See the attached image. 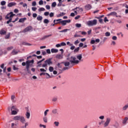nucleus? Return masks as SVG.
Masks as SVG:
<instances>
[{"mask_svg": "<svg viewBox=\"0 0 128 128\" xmlns=\"http://www.w3.org/2000/svg\"><path fill=\"white\" fill-rule=\"evenodd\" d=\"M112 40H116L118 38H116V36H114L112 38Z\"/></svg>", "mask_w": 128, "mask_h": 128, "instance_id": "obj_60", "label": "nucleus"}, {"mask_svg": "<svg viewBox=\"0 0 128 128\" xmlns=\"http://www.w3.org/2000/svg\"><path fill=\"white\" fill-rule=\"evenodd\" d=\"M32 30V26H28L22 31V32H30Z\"/></svg>", "mask_w": 128, "mask_h": 128, "instance_id": "obj_6", "label": "nucleus"}, {"mask_svg": "<svg viewBox=\"0 0 128 128\" xmlns=\"http://www.w3.org/2000/svg\"><path fill=\"white\" fill-rule=\"evenodd\" d=\"M46 54H50V50L47 49L46 50Z\"/></svg>", "mask_w": 128, "mask_h": 128, "instance_id": "obj_42", "label": "nucleus"}, {"mask_svg": "<svg viewBox=\"0 0 128 128\" xmlns=\"http://www.w3.org/2000/svg\"><path fill=\"white\" fill-rule=\"evenodd\" d=\"M26 70L28 74H30V68H26Z\"/></svg>", "mask_w": 128, "mask_h": 128, "instance_id": "obj_55", "label": "nucleus"}, {"mask_svg": "<svg viewBox=\"0 0 128 128\" xmlns=\"http://www.w3.org/2000/svg\"><path fill=\"white\" fill-rule=\"evenodd\" d=\"M26 20V18H21L19 20L18 22H24V20Z\"/></svg>", "mask_w": 128, "mask_h": 128, "instance_id": "obj_14", "label": "nucleus"}, {"mask_svg": "<svg viewBox=\"0 0 128 128\" xmlns=\"http://www.w3.org/2000/svg\"><path fill=\"white\" fill-rule=\"evenodd\" d=\"M52 60V58H51L46 60L44 62V64H42V68H48V66H51L52 64L54 63Z\"/></svg>", "mask_w": 128, "mask_h": 128, "instance_id": "obj_2", "label": "nucleus"}, {"mask_svg": "<svg viewBox=\"0 0 128 128\" xmlns=\"http://www.w3.org/2000/svg\"><path fill=\"white\" fill-rule=\"evenodd\" d=\"M13 70H18V68L16 67L15 66H13Z\"/></svg>", "mask_w": 128, "mask_h": 128, "instance_id": "obj_51", "label": "nucleus"}, {"mask_svg": "<svg viewBox=\"0 0 128 128\" xmlns=\"http://www.w3.org/2000/svg\"><path fill=\"white\" fill-rule=\"evenodd\" d=\"M13 48H14V46H11L7 48V50H8V51L12 50H13Z\"/></svg>", "mask_w": 128, "mask_h": 128, "instance_id": "obj_27", "label": "nucleus"}, {"mask_svg": "<svg viewBox=\"0 0 128 128\" xmlns=\"http://www.w3.org/2000/svg\"><path fill=\"white\" fill-rule=\"evenodd\" d=\"M37 20L42 21V17L40 16H38L37 17Z\"/></svg>", "mask_w": 128, "mask_h": 128, "instance_id": "obj_15", "label": "nucleus"}, {"mask_svg": "<svg viewBox=\"0 0 128 128\" xmlns=\"http://www.w3.org/2000/svg\"><path fill=\"white\" fill-rule=\"evenodd\" d=\"M12 114H18V112H16V110H12Z\"/></svg>", "mask_w": 128, "mask_h": 128, "instance_id": "obj_24", "label": "nucleus"}, {"mask_svg": "<svg viewBox=\"0 0 128 128\" xmlns=\"http://www.w3.org/2000/svg\"><path fill=\"white\" fill-rule=\"evenodd\" d=\"M54 16V12H50V18H52Z\"/></svg>", "mask_w": 128, "mask_h": 128, "instance_id": "obj_46", "label": "nucleus"}, {"mask_svg": "<svg viewBox=\"0 0 128 128\" xmlns=\"http://www.w3.org/2000/svg\"><path fill=\"white\" fill-rule=\"evenodd\" d=\"M74 10H78L80 12H84V9L82 8L77 7Z\"/></svg>", "mask_w": 128, "mask_h": 128, "instance_id": "obj_17", "label": "nucleus"}, {"mask_svg": "<svg viewBox=\"0 0 128 128\" xmlns=\"http://www.w3.org/2000/svg\"><path fill=\"white\" fill-rule=\"evenodd\" d=\"M46 10H50V6L49 5H46Z\"/></svg>", "mask_w": 128, "mask_h": 128, "instance_id": "obj_53", "label": "nucleus"}, {"mask_svg": "<svg viewBox=\"0 0 128 128\" xmlns=\"http://www.w3.org/2000/svg\"><path fill=\"white\" fill-rule=\"evenodd\" d=\"M22 44L24 46H32L31 44H30V43H28V42H23Z\"/></svg>", "mask_w": 128, "mask_h": 128, "instance_id": "obj_33", "label": "nucleus"}, {"mask_svg": "<svg viewBox=\"0 0 128 128\" xmlns=\"http://www.w3.org/2000/svg\"><path fill=\"white\" fill-rule=\"evenodd\" d=\"M92 5L90 4H88L86 6H85L84 8L86 10H90L92 9Z\"/></svg>", "mask_w": 128, "mask_h": 128, "instance_id": "obj_9", "label": "nucleus"}, {"mask_svg": "<svg viewBox=\"0 0 128 128\" xmlns=\"http://www.w3.org/2000/svg\"><path fill=\"white\" fill-rule=\"evenodd\" d=\"M30 63L28 61L26 62V68H30Z\"/></svg>", "mask_w": 128, "mask_h": 128, "instance_id": "obj_19", "label": "nucleus"}, {"mask_svg": "<svg viewBox=\"0 0 128 128\" xmlns=\"http://www.w3.org/2000/svg\"><path fill=\"white\" fill-rule=\"evenodd\" d=\"M26 116L27 118H30V112H27L26 114Z\"/></svg>", "mask_w": 128, "mask_h": 128, "instance_id": "obj_29", "label": "nucleus"}, {"mask_svg": "<svg viewBox=\"0 0 128 128\" xmlns=\"http://www.w3.org/2000/svg\"><path fill=\"white\" fill-rule=\"evenodd\" d=\"M39 12H44V10H46V9L44 8H40L38 10Z\"/></svg>", "mask_w": 128, "mask_h": 128, "instance_id": "obj_34", "label": "nucleus"}, {"mask_svg": "<svg viewBox=\"0 0 128 128\" xmlns=\"http://www.w3.org/2000/svg\"><path fill=\"white\" fill-rule=\"evenodd\" d=\"M38 4L40 6H42V4H44V1H42V0H40Z\"/></svg>", "mask_w": 128, "mask_h": 128, "instance_id": "obj_43", "label": "nucleus"}, {"mask_svg": "<svg viewBox=\"0 0 128 128\" xmlns=\"http://www.w3.org/2000/svg\"><path fill=\"white\" fill-rule=\"evenodd\" d=\"M40 72H46V70H44V68H40Z\"/></svg>", "mask_w": 128, "mask_h": 128, "instance_id": "obj_64", "label": "nucleus"}, {"mask_svg": "<svg viewBox=\"0 0 128 128\" xmlns=\"http://www.w3.org/2000/svg\"><path fill=\"white\" fill-rule=\"evenodd\" d=\"M42 54L43 56H46V52L44 50H42Z\"/></svg>", "mask_w": 128, "mask_h": 128, "instance_id": "obj_56", "label": "nucleus"}, {"mask_svg": "<svg viewBox=\"0 0 128 128\" xmlns=\"http://www.w3.org/2000/svg\"><path fill=\"white\" fill-rule=\"evenodd\" d=\"M38 9V8H36V7H32V10H33V12H36V10Z\"/></svg>", "mask_w": 128, "mask_h": 128, "instance_id": "obj_45", "label": "nucleus"}, {"mask_svg": "<svg viewBox=\"0 0 128 128\" xmlns=\"http://www.w3.org/2000/svg\"><path fill=\"white\" fill-rule=\"evenodd\" d=\"M78 50H80V48L78 47L77 48H76L74 50V52H78Z\"/></svg>", "mask_w": 128, "mask_h": 128, "instance_id": "obj_38", "label": "nucleus"}, {"mask_svg": "<svg viewBox=\"0 0 128 128\" xmlns=\"http://www.w3.org/2000/svg\"><path fill=\"white\" fill-rule=\"evenodd\" d=\"M110 122V118H107L106 120V122L104 124V128H106V126H108Z\"/></svg>", "mask_w": 128, "mask_h": 128, "instance_id": "obj_8", "label": "nucleus"}, {"mask_svg": "<svg viewBox=\"0 0 128 128\" xmlns=\"http://www.w3.org/2000/svg\"><path fill=\"white\" fill-rule=\"evenodd\" d=\"M10 33H8L7 35L5 36L6 40H8L10 38Z\"/></svg>", "mask_w": 128, "mask_h": 128, "instance_id": "obj_20", "label": "nucleus"}, {"mask_svg": "<svg viewBox=\"0 0 128 128\" xmlns=\"http://www.w3.org/2000/svg\"><path fill=\"white\" fill-rule=\"evenodd\" d=\"M32 6H36V2H32Z\"/></svg>", "mask_w": 128, "mask_h": 128, "instance_id": "obj_49", "label": "nucleus"}, {"mask_svg": "<svg viewBox=\"0 0 128 128\" xmlns=\"http://www.w3.org/2000/svg\"><path fill=\"white\" fill-rule=\"evenodd\" d=\"M128 120V117H126L124 120H123L122 124H124L126 122L127 120Z\"/></svg>", "mask_w": 128, "mask_h": 128, "instance_id": "obj_22", "label": "nucleus"}, {"mask_svg": "<svg viewBox=\"0 0 128 128\" xmlns=\"http://www.w3.org/2000/svg\"><path fill=\"white\" fill-rule=\"evenodd\" d=\"M44 24H48V22H50V20H48V19H45L44 20Z\"/></svg>", "mask_w": 128, "mask_h": 128, "instance_id": "obj_30", "label": "nucleus"}, {"mask_svg": "<svg viewBox=\"0 0 128 128\" xmlns=\"http://www.w3.org/2000/svg\"><path fill=\"white\" fill-rule=\"evenodd\" d=\"M49 110H46L45 112H44V116H46L48 115V112Z\"/></svg>", "mask_w": 128, "mask_h": 128, "instance_id": "obj_54", "label": "nucleus"}, {"mask_svg": "<svg viewBox=\"0 0 128 128\" xmlns=\"http://www.w3.org/2000/svg\"><path fill=\"white\" fill-rule=\"evenodd\" d=\"M61 46H66V44L64 42H62L60 44Z\"/></svg>", "mask_w": 128, "mask_h": 128, "instance_id": "obj_35", "label": "nucleus"}, {"mask_svg": "<svg viewBox=\"0 0 128 128\" xmlns=\"http://www.w3.org/2000/svg\"><path fill=\"white\" fill-rule=\"evenodd\" d=\"M78 60H80L82 58V54L78 55L76 56Z\"/></svg>", "mask_w": 128, "mask_h": 128, "instance_id": "obj_23", "label": "nucleus"}, {"mask_svg": "<svg viewBox=\"0 0 128 128\" xmlns=\"http://www.w3.org/2000/svg\"><path fill=\"white\" fill-rule=\"evenodd\" d=\"M68 30H68V29H64V30L60 31V32H68Z\"/></svg>", "mask_w": 128, "mask_h": 128, "instance_id": "obj_25", "label": "nucleus"}, {"mask_svg": "<svg viewBox=\"0 0 128 128\" xmlns=\"http://www.w3.org/2000/svg\"><path fill=\"white\" fill-rule=\"evenodd\" d=\"M96 24H98V20H90L87 22V24L88 26H96Z\"/></svg>", "mask_w": 128, "mask_h": 128, "instance_id": "obj_5", "label": "nucleus"}, {"mask_svg": "<svg viewBox=\"0 0 128 128\" xmlns=\"http://www.w3.org/2000/svg\"><path fill=\"white\" fill-rule=\"evenodd\" d=\"M0 34L4 35L6 34V31L4 30V29H2L0 31Z\"/></svg>", "mask_w": 128, "mask_h": 128, "instance_id": "obj_11", "label": "nucleus"}, {"mask_svg": "<svg viewBox=\"0 0 128 128\" xmlns=\"http://www.w3.org/2000/svg\"><path fill=\"white\" fill-rule=\"evenodd\" d=\"M56 58H58L59 60H60V59L62 58V56L60 54H57L56 56Z\"/></svg>", "mask_w": 128, "mask_h": 128, "instance_id": "obj_16", "label": "nucleus"}, {"mask_svg": "<svg viewBox=\"0 0 128 128\" xmlns=\"http://www.w3.org/2000/svg\"><path fill=\"white\" fill-rule=\"evenodd\" d=\"M48 14H50V12H46L44 13V15L45 16H48Z\"/></svg>", "mask_w": 128, "mask_h": 128, "instance_id": "obj_39", "label": "nucleus"}, {"mask_svg": "<svg viewBox=\"0 0 128 128\" xmlns=\"http://www.w3.org/2000/svg\"><path fill=\"white\" fill-rule=\"evenodd\" d=\"M32 16L33 18H36L38 16V14H36V13H34L32 14Z\"/></svg>", "mask_w": 128, "mask_h": 128, "instance_id": "obj_50", "label": "nucleus"}, {"mask_svg": "<svg viewBox=\"0 0 128 128\" xmlns=\"http://www.w3.org/2000/svg\"><path fill=\"white\" fill-rule=\"evenodd\" d=\"M65 14H66V13L62 12V13H60L58 16H64Z\"/></svg>", "mask_w": 128, "mask_h": 128, "instance_id": "obj_36", "label": "nucleus"}, {"mask_svg": "<svg viewBox=\"0 0 128 128\" xmlns=\"http://www.w3.org/2000/svg\"><path fill=\"white\" fill-rule=\"evenodd\" d=\"M76 46H72L70 47V50H74Z\"/></svg>", "mask_w": 128, "mask_h": 128, "instance_id": "obj_61", "label": "nucleus"}, {"mask_svg": "<svg viewBox=\"0 0 128 128\" xmlns=\"http://www.w3.org/2000/svg\"><path fill=\"white\" fill-rule=\"evenodd\" d=\"M66 44L70 45V46H72V44H70V42H66Z\"/></svg>", "mask_w": 128, "mask_h": 128, "instance_id": "obj_58", "label": "nucleus"}, {"mask_svg": "<svg viewBox=\"0 0 128 128\" xmlns=\"http://www.w3.org/2000/svg\"><path fill=\"white\" fill-rule=\"evenodd\" d=\"M43 120L44 122H48V118H46V117H44Z\"/></svg>", "mask_w": 128, "mask_h": 128, "instance_id": "obj_41", "label": "nucleus"}, {"mask_svg": "<svg viewBox=\"0 0 128 128\" xmlns=\"http://www.w3.org/2000/svg\"><path fill=\"white\" fill-rule=\"evenodd\" d=\"M76 28H80V26H82V24H76Z\"/></svg>", "mask_w": 128, "mask_h": 128, "instance_id": "obj_52", "label": "nucleus"}, {"mask_svg": "<svg viewBox=\"0 0 128 128\" xmlns=\"http://www.w3.org/2000/svg\"><path fill=\"white\" fill-rule=\"evenodd\" d=\"M46 76H48V77H47V78H50V74H48V73H44V72H41L40 74V76H46Z\"/></svg>", "mask_w": 128, "mask_h": 128, "instance_id": "obj_12", "label": "nucleus"}, {"mask_svg": "<svg viewBox=\"0 0 128 128\" xmlns=\"http://www.w3.org/2000/svg\"><path fill=\"white\" fill-rule=\"evenodd\" d=\"M76 60V58L73 56H71L70 58H68V60L71 64H78V62H80V61Z\"/></svg>", "mask_w": 128, "mask_h": 128, "instance_id": "obj_4", "label": "nucleus"}, {"mask_svg": "<svg viewBox=\"0 0 128 128\" xmlns=\"http://www.w3.org/2000/svg\"><path fill=\"white\" fill-rule=\"evenodd\" d=\"M13 120H20V122H21L22 124H24V122H26V120L24 119V118L22 116H15Z\"/></svg>", "mask_w": 128, "mask_h": 128, "instance_id": "obj_3", "label": "nucleus"}, {"mask_svg": "<svg viewBox=\"0 0 128 128\" xmlns=\"http://www.w3.org/2000/svg\"><path fill=\"white\" fill-rule=\"evenodd\" d=\"M12 54L14 56V54H18V52L16 50H14L12 52Z\"/></svg>", "mask_w": 128, "mask_h": 128, "instance_id": "obj_18", "label": "nucleus"}, {"mask_svg": "<svg viewBox=\"0 0 128 128\" xmlns=\"http://www.w3.org/2000/svg\"><path fill=\"white\" fill-rule=\"evenodd\" d=\"M16 6V3L14 2H11L8 4V8H12V6Z\"/></svg>", "mask_w": 128, "mask_h": 128, "instance_id": "obj_10", "label": "nucleus"}, {"mask_svg": "<svg viewBox=\"0 0 128 128\" xmlns=\"http://www.w3.org/2000/svg\"><path fill=\"white\" fill-rule=\"evenodd\" d=\"M54 22L55 24H62V26H66V20H62L61 22H56V20H54Z\"/></svg>", "mask_w": 128, "mask_h": 128, "instance_id": "obj_7", "label": "nucleus"}, {"mask_svg": "<svg viewBox=\"0 0 128 128\" xmlns=\"http://www.w3.org/2000/svg\"><path fill=\"white\" fill-rule=\"evenodd\" d=\"M14 12H15V14H18V10L14 9Z\"/></svg>", "mask_w": 128, "mask_h": 128, "instance_id": "obj_63", "label": "nucleus"}, {"mask_svg": "<svg viewBox=\"0 0 128 128\" xmlns=\"http://www.w3.org/2000/svg\"><path fill=\"white\" fill-rule=\"evenodd\" d=\"M14 16L16 14H14L12 12H10V14H8L5 17L6 20H9L8 21L6 22V24H8L10 22H12V18H14Z\"/></svg>", "mask_w": 128, "mask_h": 128, "instance_id": "obj_1", "label": "nucleus"}, {"mask_svg": "<svg viewBox=\"0 0 128 128\" xmlns=\"http://www.w3.org/2000/svg\"><path fill=\"white\" fill-rule=\"evenodd\" d=\"M104 22H108V18L105 17L104 18Z\"/></svg>", "mask_w": 128, "mask_h": 128, "instance_id": "obj_62", "label": "nucleus"}, {"mask_svg": "<svg viewBox=\"0 0 128 128\" xmlns=\"http://www.w3.org/2000/svg\"><path fill=\"white\" fill-rule=\"evenodd\" d=\"M50 36H52V34L48 35V36H44L42 38V40H46V38H50Z\"/></svg>", "mask_w": 128, "mask_h": 128, "instance_id": "obj_28", "label": "nucleus"}, {"mask_svg": "<svg viewBox=\"0 0 128 128\" xmlns=\"http://www.w3.org/2000/svg\"><path fill=\"white\" fill-rule=\"evenodd\" d=\"M6 1H2L0 2V4L1 6H6Z\"/></svg>", "mask_w": 128, "mask_h": 128, "instance_id": "obj_32", "label": "nucleus"}, {"mask_svg": "<svg viewBox=\"0 0 128 128\" xmlns=\"http://www.w3.org/2000/svg\"><path fill=\"white\" fill-rule=\"evenodd\" d=\"M80 43V42L78 41V40H77L76 41L74 42V44L76 46L78 44Z\"/></svg>", "mask_w": 128, "mask_h": 128, "instance_id": "obj_47", "label": "nucleus"}, {"mask_svg": "<svg viewBox=\"0 0 128 128\" xmlns=\"http://www.w3.org/2000/svg\"><path fill=\"white\" fill-rule=\"evenodd\" d=\"M11 110H16V106H12L11 108Z\"/></svg>", "mask_w": 128, "mask_h": 128, "instance_id": "obj_31", "label": "nucleus"}, {"mask_svg": "<svg viewBox=\"0 0 128 128\" xmlns=\"http://www.w3.org/2000/svg\"><path fill=\"white\" fill-rule=\"evenodd\" d=\"M56 2H54L52 3V8H56Z\"/></svg>", "mask_w": 128, "mask_h": 128, "instance_id": "obj_26", "label": "nucleus"}, {"mask_svg": "<svg viewBox=\"0 0 128 128\" xmlns=\"http://www.w3.org/2000/svg\"><path fill=\"white\" fill-rule=\"evenodd\" d=\"M49 70L50 72H54V67L52 66H50L49 68Z\"/></svg>", "mask_w": 128, "mask_h": 128, "instance_id": "obj_37", "label": "nucleus"}, {"mask_svg": "<svg viewBox=\"0 0 128 128\" xmlns=\"http://www.w3.org/2000/svg\"><path fill=\"white\" fill-rule=\"evenodd\" d=\"M105 36H110V32H106Z\"/></svg>", "mask_w": 128, "mask_h": 128, "instance_id": "obj_40", "label": "nucleus"}, {"mask_svg": "<svg viewBox=\"0 0 128 128\" xmlns=\"http://www.w3.org/2000/svg\"><path fill=\"white\" fill-rule=\"evenodd\" d=\"M86 32H82L81 34L82 35V36H86Z\"/></svg>", "mask_w": 128, "mask_h": 128, "instance_id": "obj_57", "label": "nucleus"}, {"mask_svg": "<svg viewBox=\"0 0 128 128\" xmlns=\"http://www.w3.org/2000/svg\"><path fill=\"white\" fill-rule=\"evenodd\" d=\"M65 66H70V62H66L64 63Z\"/></svg>", "mask_w": 128, "mask_h": 128, "instance_id": "obj_44", "label": "nucleus"}, {"mask_svg": "<svg viewBox=\"0 0 128 128\" xmlns=\"http://www.w3.org/2000/svg\"><path fill=\"white\" fill-rule=\"evenodd\" d=\"M80 18V15L77 16H76L75 17L74 19L75 20H78Z\"/></svg>", "mask_w": 128, "mask_h": 128, "instance_id": "obj_59", "label": "nucleus"}, {"mask_svg": "<svg viewBox=\"0 0 128 128\" xmlns=\"http://www.w3.org/2000/svg\"><path fill=\"white\" fill-rule=\"evenodd\" d=\"M54 124L56 126H58V124H60V123L58 122H55Z\"/></svg>", "mask_w": 128, "mask_h": 128, "instance_id": "obj_48", "label": "nucleus"}, {"mask_svg": "<svg viewBox=\"0 0 128 128\" xmlns=\"http://www.w3.org/2000/svg\"><path fill=\"white\" fill-rule=\"evenodd\" d=\"M116 14H117V13L114 12H112L109 14L110 16H116Z\"/></svg>", "mask_w": 128, "mask_h": 128, "instance_id": "obj_21", "label": "nucleus"}, {"mask_svg": "<svg viewBox=\"0 0 128 128\" xmlns=\"http://www.w3.org/2000/svg\"><path fill=\"white\" fill-rule=\"evenodd\" d=\"M51 52L52 54H56V52H58V49L52 48L51 49Z\"/></svg>", "mask_w": 128, "mask_h": 128, "instance_id": "obj_13", "label": "nucleus"}]
</instances>
